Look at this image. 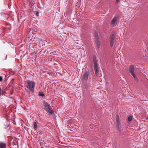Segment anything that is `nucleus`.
I'll return each instance as SVG.
<instances>
[{"label": "nucleus", "instance_id": "obj_1", "mask_svg": "<svg viewBox=\"0 0 148 148\" xmlns=\"http://www.w3.org/2000/svg\"><path fill=\"white\" fill-rule=\"evenodd\" d=\"M35 85V83L34 82L27 80L25 82V86L26 87L27 89L25 88V90L27 92H28L29 90L28 89H29L30 91L32 92H33L34 91V88Z\"/></svg>", "mask_w": 148, "mask_h": 148}, {"label": "nucleus", "instance_id": "obj_2", "mask_svg": "<svg viewBox=\"0 0 148 148\" xmlns=\"http://www.w3.org/2000/svg\"><path fill=\"white\" fill-rule=\"evenodd\" d=\"M44 105L45 110L49 114L51 115L53 113V111L50 104L47 102H45L44 103Z\"/></svg>", "mask_w": 148, "mask_h": 148}, {"label": "nucleus", "instance_id": "obj_3", "mask_svg": "<svg viewBox=\"0 0 148 148\" xmlns=\"http://www.w3.org/2000/svg\"><path fill=\"white\" fill-rule=\"evenodd\" d=\"M118 17L114 16L110 22L111 25L113 26H115L117 24V22L118 21Z\"/></svg>", "mask_w": 148, "mask_h": 148}, {"label": "nucleus", "instance_id": "obj_4", "mask_svg": "<svg viewBox=\"0 0 148 148\" xmlns=\"http://www.w3.org/2000/svg\"><path fill=\"white\" fill-rule=\"evenodd\" d=\"M134 67L133 65L130 66L129 68V71L130 73L132 75L133 77L135 78L136 75L134 73Z\"/></svg>", "mask_w": 148, "mask_h": 148}, {"label": "nucleus", "instance_id": "obj_5", "mask_svg": "<svg viewBox=\"0 0 148 148\" xmlns=\"http://www.w3.org/2000/svg\"><path fill=\"white\" fill-rule=\"evenodd\" d=\"M115 37L114 34H112L110 37V43L111 47H112L113 45Z\"/></svg>", "mask_w": 148, "mask_h": 148}, {"label": "nucleus", "instance_id": "obj_6", "mask_svg": "<svg viewBox=\"0 0 148 148\" xmlns=\"http://www.w3.org/2000/svg\"><path fill=\"white\" fill-rule=\"evenodd\" d=\"M90 75V72L89 71H86L85 72L84 75V80L87 81L88 78V76Z\"/></svg>", "mask_w": 148, "mask_h": 148}, {"label": "nucleus", "instance_id": "obj_7", "mask_svg": "<svg viewBox=\"0 0 148 148\" xmlns=\"http://www.w3.org/2000/svg\"><path fill=\"white\" fill-rule=\"evenodd\" d=\"M116 124L117 125V126L118 127V129H120V122L119 121V117L117 115H116Z\"/></svg>", "mask_w": 148, "mask_h": 148}, {"label": "nucleus", "instance_id": "obj_8", "mask_svg": "<svg viewBox=\"0 0 148 148\" xmlns=\"http://www.w3.org/2000/svg\"><path fill=\"white\" fill-rule=\"evenodd\" d=\"M93 62L94 63V67H98L97 60L95 56H94L93 58Z\"/></svg>", "mask_w": 148, "mask_h": 148}, {"label": "nucleus", "instance_id": "obj_9", "mask_svg": "<svg viewBox=\"0 0 148 148\" xmlns=\"http://www.w3.org/2000/svg\"><path fill=\"white\" fill-rule=\"evenodd\" d=\"M6 144L4 142H0V148H6Z\"/></svg>", "mask_w": 148, "mask_h": 148}, {"label": "nucleus", "instance_id": "obj_10", "mask_svg": "<svg viewBox=\"0 0 148 148\" xmlns=\"http://www.w3.org/2000/svg\"><path fill=\"white\" fill-rule=\"evenodd\" d=\"M95 73L96 75L97 76L99 73V70L98 67H94Z\"/></svg>", "mask_w": 148, "mask_h": 148}, {"label": "nucleus", "instance_id": "obj_11", "mask_svg": "<svg viewBox=\"0 0 148 148\" xmlns=\"http://www.w3.org/2000/svg\"><path fill=\"white\" fill-rule=\"evenodd\" d=\"M28 1L31 5H33L34 4L35 2L34 0H28Z\"/></svg>", "mask_w": 148, "mask_h": 148}, {"label": "nucleus", "instance_id": "obj_12", "mask_svg": "<svg viewBox=\"0 0 148 148\" xmlns=\"http://www.w3.org/2000/svg\"><path fill=\"white\" fill-rule=\"evenodd\" d=\"M95 42H96L97 43V47L98 48H99V47L100 46V42L99 40L98 39H96L95 40Z\"/></svg>", "mask_w": 148, "mask_h": 148}, {"label": "nucleus", "instance_id": "obj_13", "mask_svg": "<svg viewBox=\"0 0 148 148\" xmlns=\"http://www.w3.org/2000/svg\"><path fill=\"white\" fill-rule=\"evenodd\" d=\"M34 129L35 130H36L37 128V125L36 122H34Z\"/></svg>", "mask_w": 148, "mask_h": 148}, {"label": "nucleus", "instance_id": "obj_14", "mask_svg": "<svg viewBox=\"0 0 148 148\" xmlns=\"http://www.w3.org/2000/svg\"><path fill=\"white\" fill-rule=\"evenodd\" d=\"M132 117L131 116H130L128 119V121H132Z\"/></svg>", "mask_w": 148, "mask_h": 148}, {"label": "nucleus", "instance_id": "obj_15", "mask_svg": "<svg viewBox=\"0 0 148 148\" xmlns=\"http://www.w3.org/2000/svg\"><path fill=\"white\" fill-rule=\"evenodd\" d=\"M39 95L40 96L43 97L44 95L42 92H40L39 94Z\"/></svg>", "mask_w": 148, "mask_h": 148}, {"label": "nucleus", "instance_id": "obj_16", "mask_svg": "<svg viewBox=\"0 0 148 148\" xmlns=\"http://www.w3.org/2000/svg\"><path fill=\"white\" fill-rule=\"evenodd\" d=\"M95 37L96 38V39H98V35L96 33L95 35Z\"/></svg>", "mask_w": 148, "mask_h": 148}, {"label": "nucleus", "instance_id": "obj_17", "mask_svg": "<svg viewBox=\"0 0 148 148\" xmlns=\"http://www.w3.org/2000/svg\"><path fill=\"white\" fill-rule=\"evenodd\" d=\"M3 80V77L1 76H0V82H1Z\"/></svg>", "mask_w": 148, "mask_h": 148}, {"label": "nucleus", "instance_id": "obj_18", "mask_svg": "<svg viewBox=\"0 0 148 148\" xmlns=\"http://www.w3.org/2000/svg\"><path fill=\"white\" fill-rule=\"evenodd\" d=\"M120 0H116V3H117Z\"/></svg>", "mask_w": 148, "mask_h": 148}, {"label": "nucleus", "instance_id": "obj_19", "mask_svg": "<svg viewBox=\"0 0 148 148\" xmlns=\"http://www.w3.org/2000/svg\"><path fill=\"white\" fill-rule=\"evenodd\" d=\"M36 15L37 16H38L39 15V12H37L36 13Z\"/></svg>", "mask_w": 148, "mask_h": 148}, {"label": "nucleus", "instance_id": "obj_20", "mask_svg": "<svg viewBox=\"0 0 148 148\" xmlns=\"http://www.w3.org/2000/svg\"><path fill=\"white\" fill-rule=\"evenodd\" d=\"M147 119H148V116L146 118Z\"/></svg>", "mask_w": 148, "mask_h": 148}]
</instances>
